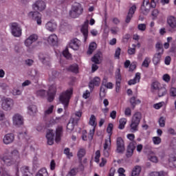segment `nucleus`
<instances>
[{"label":"nucleus","instance_id":"54","mask_svg":"<svg viewBox=\"0 0 176 176\" xmlns=\"http://www.w3.org/2000/svg\"><path fill=\"white\" fill-rule=\"evenodd\" d=\"M63 54L64 56V57H65V58H71L72 55L69 53V51L68 50V48H66L63 52Z\"/></svg>","mask_w":176,"mask_h":176},{"label":"nucleus","instance_id":"46","mask_svg":"<svg viewBox=\"0 0 176 176\" xmlns=\"http://www.w3.org/2000/svg\"><path fill=\"white\" fill-rule=\"evenodd\" d=\"M149 64H151V58L146 57L142 64L144 68H148L149 67Z\"/></svg>","mask_w":176,"mask_h":176},{"label":"nucleus","instance_id":"24","mask_svg":"<svg viewBox=\"0 0 176 176\" xmlns=\"http://www.w3.org/2000/svg\"><path fill=\"white\" fill-rule=\"evenodd\" d=\"M140 80H141V73L138 72L135 74V76L133 79H131L128 82V85L131 86L133 85H135L137 83H140Z\"/></svg>","mask_w":176,"mask_h":176},{"label":"nucleus","instance_id":"35","mask_svg":"<svg viewBox=\"0 0 176 176\" xmlns=\"http://www.w3.org/2000/svg\"><path fill=\"white\" fill-rule=\"evenodd\" d=\"M28 113L31 116H33L34 114L38 112V109L36 108V105L32 104L28 107Z\"/></svg>","mask_w":176,"mask_h":176},{"label":"nucleus","instance_id":"33","mask_svg":"<svg viewBox=\"0 0 176 176\" xmlns=\"http://www.w3.org/2000/svg\"><path fill=\"white\" fill-rule=\"evenodd\" d=\"M162 87V84L157 81H155L153 83H151V91L153 93H155V91H157L160 87Z\"/></svg>","mask_w":176,"mask_h":176},{"label":"nucleus","instance_id":"18","mask_svg":"<svg viewBox=\"0 0 176 176\" xmlns=\"http://www.w3.org/2000/svg\"><path fill=\"white\" fill-rule=\"evenodd\" d=\"M38 41V35L36 34H32L30 35L26 40L25 41V45L28 47L31 46L34 42H36Z\"/></svg>","mask_w":176,"mask_h":176},{"label":"nucleus","instance_id":"49","mask_svg":"<svg viewBox=\"0 0 176 176\" xmlns=\"http://www.w3.org/2000/svg\"><path fill=\"white\" fill-rule=\"evenodd\" d=\"M116 81L122 82V74H120V69H118L116 72Z\"/></svg>","mask_w":176,"mask_h":176},{"label":"nucleus","instance_id":"55","mask_svg":"<svg viewBox=\"0 0 176 176\" xmlns=\"http://www.w3.org/2000/svg\"><path fill=\"white\" fill-rule=\"evenodd\" d=\"M101 157V152L100 150L96 151V156H95V162L96 163H100V157Z\"/></svg>","mask_w":176,"mask_h":176},{"label":"nucleus","instance_id":"8","mask_svg":"<svg viewBox=\"0 0 176 176\" xmlns=\"http://www.w3.org/2000/svg\"><path fill=\"white\" fill-rule=\"evenodd\" d=\"M1 101V108L4 111H10L13 107L14 102L10 98H3Z\"/></svg>","mask_w":176,"mask_h":176},{"label":"nucleus","instance_id":"12","mask_svg":"<svg viewBox=\"0 0 176 176\" xmlns=\"http://www.w3.org/2000/svg\"><path fill=\"white\" fill-rule=\"evenodd\" d=\"M32 8L34 10L42 12L46 9V3L42 0L37 1L32 5Z\"/></svg>","mask_w":176,"mask_h":176},{"label":"nucleus","instance_id":"6","mask_svg":"<svg viewBox=\"0 0 176 176\" xmlns=\"http://www.w3.org/2000/svg\"><path fill=\"white\" fill-rule=\"evenodd\" d=\"M29 19L36 21L38 25H41L42 24V14L39 13L38 11L30 12L28 14Z\"/></svg>","mask_w":176,"mask_h":176},{"label":"nucleus","instance_id":"34","mask_svg":"<svg viewBox=\"0 0 176 176\" xmlns=\"http://www.w3.org/2000/svg\"><path fill=\"white\" fill-rule=\"evenodd\" d=\"M21 172L23 176H31V172H30V167L28 166H23L21 168Z\"/></svg>","mask_w":176,"mask_h":176},{"label":"nucleus","instance_id":"1","mask_svg":"<svg viewBox=\"0 0 176 176\" xmlns=\"http://www.w3.org/2000/svg\"><path fill=\"white\" fill-rule=\"evenodd\" d=\"M126 138L131 141L127 146L126 152V157H131L134 154V151H135V146L137 145V142L134 140L135 139V135L133 133H129L126 135Z\"/></svg>","mask_w":176,"mask_h":176},{"label":"nucleus","instance_id":"50","mask_svg":"<svg viewBox=\"0 0 176 176\" xmlns=\"http://www.w3.org/2000/svg\"><path fill=\"white\" fill-rule=\"evenodd\" d=\"M54 109V106L51 105L47 110L45 111L44 113L45 116L51 115V113H53V110Z\"/></svg>","mask_w":176,"mask_h":176},{"label":"nucleus","instance_id":"57","mask_svg":"<svg viewBox=\"0 0 176 176\" xmlns=\"http://www.w3.org/2000/svg\"><path fill=\"white\" fill-rule=\"evenodd\" d=\"M121 52H122V50L120 49V47H118L115 52L114 57L116 58H118V60H119V58H120Z\"/></svg>","mask_w":176,"mask_h":176},{"label":"nucleus","instance_id":"39","mask_svg":"<svg viewBox=\"0 0 176 176\" xmlns=\"http://www.w3.org/2000/svg\"><path fill=\"white\" fill-rule=\"evenodd\" d=\"M35 176H49V173H47V170L46 168H43L36 173Z\"/></svg>","mask_w":176,"mask_h":176},{"label":"nucleus","instance_id":"62","mask_svg":"<svg viewBox=\"0 0 176 176\" xmlns=\"http://www.w3.org/2000/svg\"><path fill=\"white\" fill-rule=\"evenodd\" d=\"M133 48H129L128 54L131 56L133 54H135V45H133Z\"/></svg>","mask_w":176,"mask_h":176},{"label":"nucleus","instance_id":"40","mask_svg":"<svg viewBox=\"0 0 176 176\" xmlns=\"http://www.w3.org/2000/svg\"><path fill=\"white\" fill-rule=\"evenodd\" d=\"M119 126H118V129L120 130H123L127 123V119L126 118H121L119 120Z\"/></svg>","mask_w":176,"mask_h":176},{"label":"nucleus","instance_id":"25","mask_svg":"<svg viewBox=\"0 0 176 176\" xmlns=\"http://www.w3.org/2000/svg\"><path fill=\"white\" fill-rule=\"evenodd\" d=\"M45 28L48 31L51 32H54V31L57 28V23L54 22V21H49L45 25Z\"/></svg>","mask_w":176,"mask_h":176},{"label":"nucleus","instance_id":"51","mask_svg":"<svg viewBox=\"0 0 176 176\" xmlns=\"http://www.w3.org/2000/svg\"><path fill=\"white\" fill-rule=\"evenodd\" d=\"M78 168H72L69 173H68V175H70V176H75L78 174Z\"/></svg>","mask_w":176,"mask_h":176},{"label":"nucleus","instance_id":"32","mask_svg":"<svg viewBox=\"0 0 176 176\" xmlns=\"http://www.w3.org/2000/svg\"><path fill=\"white\" fill-rule=\"evenodd\" d=\"M89 126H91L94 129L97 127V118L94 114L91 115L89 121Z\"/></svg>","mask_w":176,"mask_h":176},{"label":"nucleus","instance_id":"56","mask_svg":"<svg viewBox=\"0 0 176 176\" xmlns=\"http://www.w3.org/2000/svg\"><path fill=\"white\" fill-rule=\"evenodd\" d=\"M138 29L139 31H142V32L146 30V24L145 23H140L138 25Z\"/></svg>","mask_w":176,"mask_h":176},{"label":"nucleus","instance_id":"38","mask_svg":"<svg viewBox=\"0 0 176 176\" xmlns=\"http://www.w3.org/2000/svg\"><path fill=\"white\" fill-rule=\"evenodd\" d=\"M159 97H163L167 94V89L164 87H161L157 91Z\"/></svg>","mask_w":176,"mask_h":176},{"label":"nucleus","instance_id":"9","mask_svg":"<svg viewBox=\"0 0 176 176\" xmlns=\"http://www.w3.org/2000/svg\"><path fill=\"white\" fill-rule=\"evenodd\" d=\"M56 93H57V86L56 84H53L50 86L47 91V101H49V102H52V101H54Z\"/></svg>","mask_w":176,"mask_h":176},{"label":"nucleus","instance_id":"16","mask_svg":"<svg viewBox=\"0 0 176 176\" xmlns=\"http://www.w3.org/2000/svg\"><path fill=\"white\" fill-rule=\"evenodd\" d=\"M167 23L170 27V31L173 32L176 30V18L174 16H169L167 18Z\"/></svg>","mask_w":176,"mask_h":176},{"label":"nucleus","instance_id":"2","mask_svg":"<svg viewBox=\"0 0 176 176\" xmlns=\"http://www.w3.org/2000/svg\"><path fill=\"white\" fill-rule=\"evenodd\" d=\"M73 93L74 89L72 88H69L60 95L59 101L63 104V105H64L65 109L68 108V105H69V100H71V96H72Z\"/></svg>","mask_w":176,"mask_h":176},{"label":"nucleus","instance_id":"14","mask_svg":"<svg viewBox=\"0 0 176 176\" xmlns=\"http://www.w3.org/2000/svg\"><path fill=\"white\" fill-rule=\"evenodd\" d=\"M82 45V42L78 38H73L70 41L69 46L73 50H79V47Z\"/></svg>","mask_w":176,"mask_h":176},{"label":"nucleus","instance_id":"53","mask_svg":"<svg viewBox=\"0 0 176 176\" xmlns=\"http://www.w3.org/2000/svg\"><path fill=\"white\" fill-rule=\"evenodd\" d=\"M36 95L38 97H45L46 96V90L45 89H40L36 91Z\"/></svg>","mask_w":176,"mask_h":176},{"label":"nucleus","instance_id":"45","mask_svg":"<svg viewBox=\"0 0 176 176\" xmlns=\"http://www.w3.org/2000/svg\"><path fill=\"white\" fill-rule=\"evenodd\" d=\"M168 163H169V166H173V167L176 168V157L175 156L170 157L168 159Z\"/></svg>","mask_w":176,"mask_h":176},{"label":"nucleus","instance_id":"36","mask_svg":"<svg viewBox=\"0 0 176 176\" xmlns=\"http://www.w3.org/2000/svg\"><path fill=\"white\" fill-rule=\"evenodd\" d=\"M141 170V166H135L132 170L131 176H140Z\"/></svg>","mask_w":176,"mask_h":176},{"label":"nucleus","instance_id":"4","mask_svg":"<svg viewBox=\"0 0 176 176\" xmlns=\"http://www.w3.org/2000/svg\"><path fill=\"white\" fill-rule=\"evenodd\" d=\"M155 8H156V2L155 0H151V3L149 0H144L140 10L143 14L146 15L149 13L151 8L155 9Z\"/></svg>","mask_w":176,"mask_h":176},{"label":"nucleus","instance_id":"41","mask_svg":"<svg viewBox=\"0 0 176 176\" xmlns=\"http://www.w3.org/2000/svg\"><path fill=\"white\" fill-rule=\"evenodd\" d=\"M113 130V124L109 123L107 129V133L109 134V142L111 144V135H112V131Z\"/></svg>","mask_w":176,"mask_h":176},{"label":"nucleus","instance_id":"42","mask_svg":"<svg viewBox=\"0 0 176 176\" xmlns=\"http://www.w3.org/2000/svg\"><path fill=\"white\" fill-rule=\"evenodd\" d=\"M67 69L74 74H78V72H79V67H78V65H72Z\"/></svg>","mask_w":176,"mask_h":176},{"label":"nucleus","instance_id":"28","mask_svg":"<svg viewBox=\"0 0 176 176\" xmlns=\"http://www.w3.org/2000/svg\"><path fill=\"white\" fill-rule=\"evenodd\" d=\"M162 56H163V52H157L156 54H155L153 58V63L154 65H157V64H160Z\"/></svg>","mask_w":176,"mask_h":176},{"label":"nucleus","instance_id":"22","mask_svg":"<svg viewBox=\"0 0 176 176\" xmlns=\"http://www.w3.org/2000/svg\"><path fill=\"white\" fill-rule=\"evenodd\" d=\"M38 58L43 64H45V65H50V57L48 55H45L42 53L38 54Z\"/></svg>","mask_w":176,"mask_h":176},{"label":"nucleus","instance_id":"44","mask_svg":"<svg viewBox=\"0 0 176 176\" xmlns=\"http://www.w3.org/2000/svg\"><path fill=\"white\" fill-rule=\"evenodd\" d=\"M155 47L157 50V52H158V53H164V50L163 49V45H162V43H160V42H157L156 43Z\"/></svg>","mask_w":176,"mask_h":176},{"label":"nucleus","instance_id":"64","mask_svg":"<svg viewBox=\"0 0 176 176\" xmlns=\"http://www.w3.org/2000/svg\"><path fill=\"white\" fill-rule=\"evenodd\" d=\"M171 97H176V88L172 87L170 91Z\"/></svg>","mask_w":176,"mask_h":176},{"label":"nucleus","instance_id":"15","mask_svg":"<svg viewBox=\"0 0 176 176\" xmlns=\"http://www.w3.org/2000/svg\"><path fill=\"white\" fill-rule=\"evenodd\" d=\"M79 119H75L74 118H71L70 121L67 125V133H72L75 129V124H78Z\"/></svg>","mask_w":176,"mask_h":176},{"label":"nucleus","instance_id":"5","mask_svg":"<svg viewBox=\"0 0 176 176\" xmlns=\"http://www.w3.org/2000/svg\"><path fill=\"white\" fill-rule=\"evenodd\" d=\"M141 113L136 112L132 117L131 123L130 124L131 133H135L138 131V126L140 125V122H141Z\"/></svg>","mask_w":176,"mask_h":176},{"label":"nucleus","instance_id":"23","mask_svg":"<svg viewBox=\"0 0 176 176\" xmlns=\"http://www.w3.org/2000/svg\"><path fill=\"white\" fill-rule=\"evenodd\" d=\"M10 157L11 159H13V160L16 163L20 162V153H19V151L14 149L10 152Z\"/></svg>","mask_w":176,"mask_h":176},{"label":"nucleus","instance_id":"26","mask_svg":"<svg viewBox=\"0 0 176 176\" xmlns=\"http://www.w3.org/2000/svg\"><path fill=\"white\" fill-rule=\"evenodd\" d=\"M61 135H63V126H59L56 130L55 141L56 142H60L61 141Z\"/></svg>","mask_w":176,"mask_h":176},{"label":"nucleus","instance_id":"30","mask_svg":"<svg viewBox=\"0 0 176 176\" xmlns=\"http://www.w3.org/2000/svg\"><path fill=\"white\" fill-rule=\"evenodd\" d=\"M2 160L6 166H12V164H16L13 159L9 155H6L2 158Z\"/></svg>","mask_w":176,"mask_h":176},{"label":"nucleus","instance_id":"37","mask_svg":"<svg viewBox=\"0 0 176 176\" xmlns=\"http://www.w3.org/2000/svg\"><path fill=\"white\" fill-rule=\"evenodd\" d=\"M97 49V43L93 42L89 44L87 54H93V52Z\"/></svg>","mask_w":176,"mask_h":176},{"label":"nucleus","instance_id":"3","mask_svg":"<svg viewBox=\"0 0 176 176\" xmlns=\"http://www.w3.org/2000/svg\"><path fill=\"white\" fill-rule=\"evenodd\" d=\"M69 14L72 19H78L79 16L83 14V7H82V4L78 2L74 3L72 6Z\"/></svg>","mask_w":176,"mask_h":176},{"label":"nucleus","instance_id":"59","mask_svg":"<svg viewBox=\"0 0 176 176\" xmlns=\"http://www.w3.org/2000/svg\"><path fill=\"white\" fill-rule=\"evenodd\" d=\"M159 124L160 126V127H164V126H166V120H164V118L161 117L159 119Z\"/></svg>","mask_w":176,"mask_h":176},{"label":"nucleus","instance_id":"7","mask_svg":"<svg viewBox=\"0 0 176 176\" xmlns=\"http://www.w3.org/2000/svg\"><path fill=\"white\" fill-rule=\"evenodd\" d=\"M126 150V146L124 145V140L122 137H118L116 139V150L117 153H123Z\"/></svg>","mask_w":176,"mask_h":176},{"label":"nucleus","instance_id":"27","mask_svg":"<svg viewBox=\"0 0 176 176\" xmlns=\"http://www.w3.org/2000/svg\"><path fill=\"white\" fill-rule=\"evenodd\" d=\"M58 41V38L57 37V35L54 34L50 35V36L47 38L48 43H50V45H52V46L57 45Z\"/></svg>","mask_w":176,"mask_h":176},{"label":"nucleus","instance_id":"17","mask_svg":"<svg viewBox=\"0 0 176 176\" xmlns=\"http://www.w3.org/2000/svg\"><path fill=\"white\" fill-rule=\"evenodd\" d=\"M135 10H137V6L135 5L132 6L129 10L128 14L126 18V23H129L131 21V19H133V14L135 13Z\"/></svg>","mask_w":176,"mask_h":176},{"label":"nucleus","instance_id":"10","mask_svg":"<svg viewBox=\"0 0 176 176\" xmlns=\"http://www.w3.org/2000/svg\"><path fill=\"white\" fill-rule=\"evenodd\" d=\"M11 27V32L13 36H16L19 38L21 36V28L19 25L17 23H12L10 25Z\"/></svg>","mask_w":176,"mask_h":176},{"label":"nucleus","instance_id":"60","mask_svg":"<svg viewBox=\"0 0 176 176\" xmlns=\"http://www.w3.org/2000/svg\"><path fill=\"white\" fill-rule=\"evenodd\" d=\"M94 133H96V128H93L89 131L88 136L89 140H93V137H94Z\"/></svg>","mask_w":176,"mask_h":176},{"label":"nucleus","instance_id":"48","mask_svg":"<svg viewBox=\"0 0 176 176\" xmlns=\"http://www.w3.org/2000/svg\"><path fill=\"white\" fill-rule=\"evenodd\" d=\"M153 142L154 145H159L160 144H162V138L158 136H155L153 138Z\"/></svg>","mask_w":176,"mask_h":176},{"label":"nucleus","instance_id":"20","mask_svg":"<svg viewBox=\"0 0 176 176\" xmlns=\"http://www.w3.org/2000/svg\"><path fill=\"white\" fill-rule=\"evenodd\" d=\"M3 143L6 145H9L14 141V135L13 133H7L3 138Z\"/></svg>","mask_w":176,"mask_h":176},{"label":"nucleus","instance_id":"58","mask_svg":"<svg viewBox=\"0 0 176 176\" xmlns=\"http://www.w3.org/2000/svg\"><path fill=\"white\" fill-rule=\"evenodd\" d=\"M162 79L164 82H166V83H168V82L171 80V77L170 76V75L166 74L163 75Z\"/></svg>","mask_w":176,"mask_h":176},{"label":"nucleus","instance_id":"43","mask_svg":"<svg viewBox=\"0 0 176 176\" xmlns=\"http://www.w3.org/2000/svg\"><path fill=\"white\" fill-rule=\"evenodd\" d=\"M101 56L100 53L96 54L91 58L92 63H95V64H100V58Z\"/></svg>","mask_w":176,"mask_h":176},{"label":"nucleus","instance_id":"52","mask_svg":"<svg viewBox=\"0 0 176 176\" xmlns=\"http://www.w3.org/2000/svg\"><path fill=\"white\" fill-rule=\"evenodd\" d=\"M148 159L153 163H157L159 162V159H157V157L155 155H148Z\"/></svg>","mask_w":176,"mask_h":176},{"label":"nucleus","instance_id":"21","mask_svg":"<svg viewBox=\"0 0 176 176\" xmlns=\"http://www.w3.org/2000/svg\"><path fill=\"white\" fill-rule=\"evenodd\" d=\"M48 145H53L54 144V132L53 130H49L46 135Z\"/></svg>","mask_w":176,"mask_h":176},{"label":"nucleus","instance_id":"13","mask_svg":"<svg viewBox=\"0 0 176 176\" xmlns=\"http://www.w3.org/2000/svg\"><path fill=\"white\" fill-rule=\"evenodd\" d=\"M81 32L84 36V41L86 42L89 36V20L85 21L84 25L81 28Z\"/></svg>","mask_w":176,"mask_h":176},{"label":"nucleus","instance_id":"29","mask_svg":"<svg viewBox=\"0 0 176 176\" xmlns=\"http://www.w3.org/2000/svg\"><path fill=\"white\" fill-rule=\"evenodd\" d=\"M85 155H86V150L85 148H80L77 153V156L80 163V167L83 168V164H82V158L85 157Z\"/></svg>","mask_w":176,"mask_h":176},{"label":"nucleus","instance_id":"63","mask_svg":"<svg viewBox=\"0 0 176 176\" xmlns=\"http://www.w3.org/2000/svg\"><path fill=\"white\" fill-rule=\"evenodd\" d=\"M124 115L125 116H131V109H130V107L125 109Z\"/></svg>","mask_w":176,"mask_h":176},{"label":"nucleus","instance_id":"11","mask_svg":"<svg viewBox=\"0 0 176 176\" xmlns=\"http://www.w3.org/2000/svg\"><path fill=\"white\" fill-rule=\"evenodd\" d=\"M12 122L14 126H16V127H20V126H23L24 124V118L19 113H16L13 117H12Z\"/></svg>","mask_w":176,"mask_h":176},{"label":"nucleus","instance_id":"31","mask_svg":"<svg viewBox=\"0 0 176 176\" xmlns=\"http://www.w3.org/2000/svg\"><path fill=\"white\" fill-rule=\"evenodd\" d=\"M129 102L133 109H134V108H135V105H138V104L141 102V100L140 99H137V97L133 96L130 98Z\"/></svg>","mask_w":176,"mask_h":176},{"label":"nucleus","instance_id":"47","mask_svg":"<svg viewBox=\"0 0 176 176\" xmlns=\"http://www.w3.org/2000/svg\"><path fill=\"white\" fill-rule=\"evenodd\" d=\"M167 173L164 171L153 172L150 174V176H166Z\"/></svg>","mask_w":176,"mask_h":176},{"label":"nucleus","instance_id":"61","mask_svg":"<svg viewBox=\"0 0 176 176\" xmlns=\"http://www.w3.org/2000/svg\"><path fill=\"white\" fill-rule=\"evenodd\" d=\"M110 31L113 35H116L118 32H119V28L118 27H113L110 29Z\"/></svg>","mask_w":176,"mask_h":176},{"label":"nucleus","instance_id":"19","mask_svg":"<svg viewBox=\"0 0 176 176\" xmlns=\"http://www.w3.org/2000/svg\"><path fill=\"white\" fill-rule=\"evenodd\" d=\"M101 82V79L99 77H95L92 80H91L89 83V87L91 91H93L94 89V86H100V83Z\"/></svg>","mask_w":176,"mask_h":176}]
</instances>
